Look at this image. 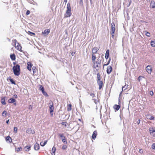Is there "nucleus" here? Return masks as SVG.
Listing matches in <instances>:
<instances>
[{"instance_id":"32","label":"nucleus","mask_w":155,"mask_h":155,"mask_svg":"<svg viewBox=\"0 0 155 155\" xmlns=\"http://www.w3.org/2000/svg\"><path fill=\"white\" fill-rule=\"evenodd\" d=\"M145 34L147 37H150V33L146 31L145 32Z\"/></svg>"},{"instance_id":"44","label":"nucleus","mask_w":155,"mask_h":155,"mask_svg":"<svg viewBox=\"0 0 155 155\" xmlns=\"http://www.w3.org/2000/svg\"><path fill=\"white\" fill-rule=\"evenodd\" d=\"M40 145L42 147H43L45 145V144L44 143L42 142H41Z\"/></svg>"},{"instance_id":"37","label":"nucleus","mask_w":155,"mask_h":155,"mask_svg":"<svg viewBox=\"0 0 155 155\" xmlns=\"http://www.w3.org/2000/svg\"><path fill=\"white\" fill-rule=\"evenodd\" d=\"M49 106H53V104L52 101H50L49 102Z\"/></svg>"},{"instance_id":"18","label":"nucleus","mask_w":155,"mask_h":155,"mask_svg":"<svg viewBox=\"0 0 155 155\" xmlns=\"http://www.w3.org/2000/svg\"><path fill=\"white\" fill-rule=\"evenodd\" d=\"M15 47L19 51H20V50H21V46L19 44V43H17V45H15Z\"/></svg>"},{"instance_id":"7","label":"nucleus","mask_w":155,"mask_h":155,"mask_svg":"<svg viewBox=\"0 0 155 155\" xmlns=\"http://www.w3.org/2000/svg\"><path fill=\"white\" fill-rule=\"evenodd\" d=\"M115 30V25L114 23L113 22L111 24V32H114Z\"/></svg>"},{"instance_id":"46","label":"nucleus","mask_w":155,"mask_h":155,"mask_svg":"<svg viewBox=\"0 0 155 155\" xmlns=\"http://www.w3.org/2000/svg\"><path fill=\"white\" fill-rule=\"evenodd\" d=\"M149 118L150 120H153L154 118V117L153 116H151Z\"/></svg>"},{"instance_id":"54","label":"nucleus","mask_w":155,"mask_h":155,"mask_svg":"<svg viewBox=\"0 0 155 155\" xmlns=\"http://www.w3.org/2000/svg\"><path fill=\"white\" fill-rule=\"evenodd\" d=\"M126 85L124 86V87H122V91L123 90V89H124V88H125V89H124V90H125L126 89V88H127V87H126Z\"/></svg>"},{"instance_id":"24","label":"nucleus","mask_w":155,"mask_h":155,"mask_svg":"<svg viewBox=\"0 0 155 155\" xmlns=\"http://www.w3.org/2000/svg\"><path fill=\"white\" fill-rule=\"evenodd\" d=\"M114 108L116 110H118L120 108V107L119 105H115L114 106Z\"/></svg>"},{"instance_id":"28","label":"nucleus","mask_w":155,"mask_h":155,"mask_svg":"<svg viewBox=\"0 0 155 155\" xmlns=\"http://www.w3.org/2000/svg\"><path fill=\"white\" fill-rule=\"evenodd\" d=\"M22 150V148L21 147H19L16 148V150L17 152H18L20 151H21Z\"/></svg>"},{"instance_id":"55","label":"nucleus","mask_w":155,"mask_h":155,"mask_svg":"<svg viewBox=\"0 0 155 155\" xmlns=\"http://www.w3.org/2000/svg\"><path fill=\"white\" fill-rule=\"evenodd\" d=\"M29 109H32V106L31 105H30L28 108Z\"/></svg>"},{"instance_id":"41","label":"nucleus","mask_w":155,"mask_h":155,"mask_svg":"<svg viewBox=\"0 0 155 155\" xmlns=\"http://www.w3.org/2000/svg\"><path fill=\"white\" fill-rule=\"evenodd\" d=\"M110 59H109V61H108V62L106 64H104V66H107V65H108L110 63Z\"/></svg>"},{"instance_id":"34","label":"nucleus","mask_w":155,"mask_h":155,"mask_svg":"<svg viewBox=\"0 0 155 155\" xmlns=\"http://www.w3.org/2000/svg\"><path fill=\"white\" fill-rule=\"evenodd\" d=\"M151 147L153 149L155 150V143H153L152 144Z\"/></svg>"},{"instance_id":"17","label":"nucleus","mask_w":155,"mask_h":155,"mask_svg":"<svg viewBox=\"0 0 155 155\" xmlns=\"http://www.w3.org/2000/svg\"><path fill=\"white\" fill-rule=\"evenodd\" d=\"M99 49L97 47H94L92 49V54L96 53L97 51Z\"/></svg>"},{"instance_id":"58","label":"nucleus","mask_w":155,"mask_h":155,"mask_svg":"<svg viewBox=\"0 0 155 155\" xmlns=\"http://www.w3.org/2000/svg\"><path fill=\"white\" fill-rule=\"evenodd\" d=\"M140 153H143V150L142 149H140Z\"/></svg>"},{"instance_id":"49","label":"nucleus","mask_w":155,"mask_h":155,"mask_svg":"<svg viewBox=\"0 0 155 155\" xmlns=\"http://www.w3.org/2000/svg\"><path fill=\"white\" fill-rule=\"evenodd\" d=\"M150 95L152 96L153 94V92L152 91H150Z\"/></svg>"},{"instance_id":"6","label":"nucleus","mask_w":155,"mask_h":155,"mask_svg":"<svg viewBox=\"0 0 155 155\" xmlns=\"http://www.w3.org/2000/svg\"><path fill=\"white\" fill-rule=\"evenodd\" d=\"M34 148L35 150H38L40 148V146L39 144L37 143H36L34 145Z\"/></svg>"},{"instance_id":"2","label":"nucleus","mask_w":155,"mask_h":155,"mask_svg":"<svg viewBox=\"0 0 155 155\" xmlns=\"http://www.w3.org/2000/svg\"><path fill=\"white\" fill-rule=\"evenodd\" d=\"M101 60L100 59H98L97 61L94 62V67L97 68L96 70H99L101 67Z\"/></svg>"},{"instance_id":"5","label":"nucleus","mask_w":155,"mask_h":155,"mask_svg":"<svg viewBox=\"0 0 155 155\" xmlns=\"http://www.w3.org/2000/svg\"><path fill=\"white\" fill-rule=\"evenodd\" d=\"M149 131L151 135L155 137V130H153V128H150Z\"/></svg>"},{"instance_id":"22","label":"nucleus","mask_w":155,"mask_h":155,"mask_svg":"<svg viewBox=\"0 0 155 155\" xmlns=\"http://www.w3.org/2000/svg\"><path fill=\"white\" fill-rule=\"evenodd\" d=\"M56 151V148L54 147H53L52 149V155H55V153Z\"/></svg>"},{"instance_id":"36","label":"nucleus","mask_w":155,"mask_h":155,"mask_svg":"<svg viewBox=\"0 0 155 155\" xmlns=\"http://www.w3.org/2000/svg\"><path fill=\"white\" fill-rule=\"evenodd\" d=\"M90 94V96H92L93 98H94V97H95V94L93 93H91Z\"/></svg>"},{"instance_id":"26","label":"nucleus","mask_w":155,"mask_h":155,"mask_svg":"<svg viewBox=\"0 0 155 155\" xmlns=\"http://www.w3.org/2000/svg\"><path fill=\"white\" fill-rule=\"evenodd\" d=\"M29 3L34 5H38V4L37 3L35 2L33 0H31L29 2Z\"/></svg>"},{"instance_id":"35","label":"nucleus","mask_w":155,"mask_h":155,"mask_svg":"<svg viewBox=\"0 0 155 155\" xmlns=\"http://www.w3.org/2000/svg\"><path fill=\"white\" fill-rule=\"evenodd\" d=\"M18 129L16 127H14V131L15 133H17V132Z\"/></svg>"},{"instance_id":"21","label":"nucleus","mask_w":155,"mask_h":155,"mask_svg":"<svg viewBox=\"0 0 155 155\" xmlns=\"http://www.w3.org/2000/svg\"><path fill=\"white\" fill-rule=\"evenodd\" d=\"M15 101V100L12 98H10L8 100V102L10 103H13Z\"/></svg>"},{"instance_id":"33","label":"nucleus","mask_w":155,"mask_h":155,"mask_svg":"<svg viewBox=\"0 0 155 155\" xmlns=\"http://www.w3.org/2000/svg\"><path fill=\"white\" fill-rule=\"evenodd\" d=\"M67 148V146L66 145H64L62 147V149L63 150H65Z\"/></svg>"},{"instance_id":"10","label":"nucleus","mask_w":155,"mask_h":155,"mask_svg":"<svg viewBox=\"0 0 155 155\" xmlns=\"http://www.w3.org/2000/svg\"><path fill=\"white\" fill-rule=\"evenodd\" d=\"M32 67L31 63L30 62L27 63V68L29 71H31V68Z\"/></svg>"},{"instance_id":"8","label":"nucleus","mask_w":155,"mask_h":155,"mask_svg":"<svg viewBox=\"0 0 155 155\" xmlns=\"http://www.w3.org/2000/svg\"><path fill=\"white\" fill-rule=\"evenodd\" d=\"M146 70L148 73L150 74L152 71V69L150 65H148L146 68Z\"/></svg>"},{"instance_id":"42","label":"nucleus","mask_w":155,"mask_h":155,"mask_svg":"<svg viewBox=\"0 0 155 155\" xmlns=\"http://www.w3.org/2000/svg\"><path fill=\"white\" fill-rule=\"evenodd\" d=\"M110 59H109V61H108V62L106 64H104V66H107V65H108L110 63Z\"/></svg>"},{"instance_id":"11","label":"nucleus","mask_w":155,"mask_h":155,"mask_svg":"<svg viewBox=\"0 0 155 155\" xmlns=\"http://www.w3.org/2000/svg\"><path fill=\"white\" fill-rule=\"evenodd\" d=\"M112 67L110 66H108L107 68V73L109 74L112 71Z\"/></svg>"},{"instance_id":"62","label":"nucleus","mask_w":155,"mask_h":155,"mask_svg":"<svg viewBox=\"0 0 155 155\" xmlns=\"http://www.w3.org/2000/svg\"><path fill=\"white\" fill-rule=\"evenodd\" d=\"M16 64V62H13V64L14 65H15Z\"/></svg>"},{"instance_id":"19","label":"nucleus","mask_w":155,"mask_h":155,"mask_svg":"<svg viewBox=\"0 0 155 155\" xmlns=\"http://www.w3.org/2000/svg\"><path fill=\"white\" fill-rule=\"evenodd\" d=\"M5 97H2L1 99V102L3 105L6 104V102H5Z\"/></svg>"},{"instance_id":"57","label":"nucleus","mask_w":155,"mask_h":155,"mask_svg":"<svg viewBox=\"0 0 155 155\" xmlns=\"http://www.w3.org/2000/svg\"><path fill=\"white\" fill-rule=\"evenodd\" d=\"M140 119H138L137 121V123L138 124H139L140 122Z\"/></svg>"},{"instance_id":"31","label":"nucleus","mask_w":155,"mask_h":155,"mask_svg":"<svg viewBox=\"0 0 155 155\" xmlns=\"http://www.w3.org/2000/svg\"><path fill=\"white\" fill-rule=\"evenodd\" d=\"M6 139L7 141H8L9 142L10 141V140H12L11 138L9 136L7 137Z\"/></svg>"},{"instance_id":"16","label":"nucleus","mask_w":155,"mask_h":155,"mask_svg":"<svg viewBox=\"0 0 155 155\" xmlns=\"http://www.w3.org/2000/svg\"><path fill=\"white\" fill-rule=\"evenodd\" d=\"M150 6L153 8H155V2L154 1H152L150 3Z\"/></svg>"},{"instance_id":"61","label":"nucleus","mask_w":155,"mask_h":155,"mask_svg":"<svg viewBox=\"0 0 155 155\" xmlns=\"http://www.w3.org/2000/svg\"><path fill=\"white\" fill-rule=\"evenodd\" d=\"M31 33L33 35H35V34L34 33L31 32Z\"/></svg>"},{"instance_id":"9","label":"nucleus","mask_w":155,"mask_h":155,"mask_svg":"<svg viewBox=\"0 0 155 155\" xmlns=\"http://www.w3.org/2000/svg\"><path fill=\"white\" fill-rule=\"evenodd\" d=\"M97 83L99 86V89L100 90L102 87L103 81H97Z\"/></svg>"},{"instance_id":"48","label":"nucleus","mask_w":155,"mask_h":155,"mask_svg":"<svg viewBox=\"0 0 155 155\" xmlns=\"http://www.w3.org/2000/svg\"><path fill=\"white\" fill-rule=\"evenodd\" d=\"M42 93H43V95H44L45 96H46V95L47 96L48 95V94H47V93L45 91H44Z\"/></svg>"},{"instance_id":"30","label":"nucleus","mask_w":155,"mask_h":155,"mask_svg":"<svg viewBox=\"0 0 155 155\" xmlns=\"http://www.w3.org/2000/svg\"><path fill=\"white\" fill-rule=\"evenodd\" d=\"M31 147L30 146H26L25 147V148H27L25 150L26 151H28L29 150V149H30Z\"/></svg>"},{"instance_id":"3","label":"nucleus","mask_w":155,"mask_h":155,"mask_svg":"<svg viewBox=\"0 0 155 155\" xmlns=\"http://www.w3.org/2000/svg\"><path fill=\"white\" fill-rule=\"evenodd\" d=\"M71 7L70 4L68 3L67 5V10L66 11L65 16L68 17L70 16L71 15Z\"/></svg>"},{"instance_id":"50","label":"nucleus","mask_w":155,"mask_h":155,"mask_svg":"<svg viewBox=\"0 0 155 155\" xmlns=\"http://www.w3.org/2000/svg\"><path fill=\"white\" fill-rule=\"evenodd\" d=\"M112 38H114V32H111V33Z\"/></svg>"},{"instance_id":"63","label":"nucleus","mask_w":155,"mask_h":155,"mask_svg":"<svg viewBox=\"0 0 155 155\" xmlns=\"http://www.w3.org/2000/svg\"><path fill=\"white\" fill-rule=\"evenodd\" d=\"M31 133L32 134H34L35 133L34 131V130L32 131Z\"/></svg>"},{"instance_id":"1","label":"nucleus","mask_w":155,"mask_h":155,"mask_svg":"<svg viewBox=\"0 0 155 155\" xmlns=\"http://www.w3.org/2000/svg\"><path fill=\"white\" fill-rule=\"evenodd\" d=\"M12 70L15 75L18 76L20 75V66L19 64L14 65L12 68Z\"/></svg>"},{"instance_id":"23","label":"nucleus","mask_w":155,"mask_h":155,"mask_svg":"<svg viewBox=\"0 0 155 155\" xmlns=\"http://www.w3.org/2000/svg\"><path fill=\"white\" fill-rule=\"evenodd\" d=\"M151 46L152 47H155V39H154L151 41Z\"/></svg>"},{"instance_id":"12","label":"nucleus","mask_w":155,"mask_h":155,"mask_svg":"<svg viewBox=\"0 0 155 155\" xmlns=\"http://www.w3.org/2000/svg\"><path fill=\"white\" fill-rule=\"evenodd\" d=\"M49 110H50V112L51 114L52 115H53V112L54 111V107L53 106H53H49Z\"/></svg>"},{"instance_id":"4","label":"nucleus","mask_w":155,"mask_h":155,"mask_svg":"<svg viewBox=\"0 0 155 155\" xmlns=\"http://www.w3.org/2000/svg\"><path fill=\"white\" fill-rule=\"evenodd\" d=\"M58 135L59 136V137L61 138V139L63 142L65 144H67V140L66 139L65 137L64 136V134L63 133H58Z\"/></svg>"},{"instance_id":"20","label":"nucleus","mask_w":155,"mask_h":155,"mask_svg":"<svg viewBox=\"0 0 155 155\" xmlns=\"http://www.w3.org/2000/svg\"><path fill=\"white\" fill-rule=\"evenodd\" d=\"M11 59L12 61H14L15 59V54H13L10 55Z\"/></svg>"},{"instance_id":"13","label":"nucleus","mask_w":155,"mask_h":155,"mask_svg":"<svg viewBox=\"0 0 155 155\" xmlns=\"http://www.w3.org/2000/svg\"><path fill=\"white\" fill-rule=\"evenodd\" d=\"M97 134V132L96 130L94 131L92 134V138L94 139H95L96 137Z\"/></svg>"},{"instance_id":"38","label":"nucleus","mask_w":155,"mask_h":155,"mask_svg":"<svg viewBox=\"0 0 155 155\" xmlns=\"http://www.w3.org/2000/svg\"><path fill=\"white\" fill-rule=\"evenodd\" d=\"M40 88L41 89L40 90L42 91V92H43L45 91H44V87H40Z\"/></svg>"},{"instance_id":"60","label":"nucleus","mask_w":155,"mask_h":155,"mask_svg":"<svg viewBox=\"0 0 155 155\" xmlns=\"http://www.w3.org/2000/svg\"><path fill=\"white\" fill-rule=\"evenodd\" d=\"M47 142V141L46 140V141H45V142H44V143L45 144V145L46 144Z\"/></svg>"},{"instance_id":"45","label":"nucleus","mask_w":155,"mask_h":155,"mask_svg":"<svg viewBox=\"0 0 155 155\" xmlns=\"http://www.w3.org/2000/svg\"><path fill=\"white\" fill-rule=\"evenodd\" d=\"M66 123V122H62V123H61V124L63 125H64V126L65 127H66L67 126V125L66 124H65Z\"/></svg>"},{"instance_id":"14","label":"nucleus","mask_w":155,"mask_h":155,"mask_svg":"<svg viewBox=\"0 0 155 155\" xmlns=\"http://www.w3.org/2000/svg\"><path fill=\"white\" fill-rule=\"evenodd\" d=\"M50 32L49 29H45L44 31L42 32V34L45 35H47Z\"/></svg>"},{"instance_id":"51","label":"nucleus","mask_w":155,"mask_h":155,"mask_svg":"<svg viewBox=\"0 0 155 155\" xmlns=\"http://www.w3.org/2000/svg\"><path fill=\"white\" fill-rule=\"evenodd\" d=\"M30 13V11L29 10H28L26 12V14L27 15H29Z\"/></svg>"},{"instance_id":"53","label":"nucleus","mask_w":155,"mask_h":155,"mask_svg":"<svg viewBox=\"0 0 155 155\" xmlns=\"http://www.w3.org/2000/svg\"><path fill=\"white\" fill-rule=\"evenodd\" d=\"M14 41H15V45H17V43H18L16 39H15L14 40Z\"/></svg>"},{"instance_id":"15","label":"nucleus","mask_w":155,"mask_h":155,"mask_svg":"<svg viewBox=\"0 0 155 155\" xmlns=\"http://www.w3.org/2000/svg\"><path fill=\"white\" fill-rule=\"evenodd\" d=\"M109 56V50H107L105 53V57L106 59H107Z\"/></svg>"},{"instance_id":"40","label":"nucleus","mask_w":155,"mask_h":155,"mask_svg":"<svg viewBox=\"0 0 155 155\" xmlns=\"http://www.w3.org/2000/svg\"><path fill=\"white\" fill-rule=\"evenodd\" d=\"M4 114H5V115L7 114V112L5 110L2 113V115L3 116H4Z\"/></svg>"},{"instance_id":"39","label":"nucleus","mask_w":155,"mask_h":155,"mask_svg":"<svg viewBox=\"0 0 155 155\" xmlns=\"http://www.w3.org/2000/svg\"><path fill=\"white\" fill-rule=\"evenodd\" d=\"M70 107L68 108V111H70L71 110V104H69Z\"/></svg>"},{"instance_id":"29","label":"nucleus","mask_w":155,"mask_h":155,"mask_svg":"<svg viewBox=\"0 0 155 155\" xmlns=\"http://www.w3.org/2000/svg\"><path fill=\"white\" fill-rule=\"evenodd\" d=\"M97 81H101V78H100V75H99V74L98 73H97Z\"/></svg>"},{"instance_id":"59","label":"nucleus","mask_w":155,"mask_h":155,"mask_svg":"<svg viewBox=\"0 0 155 155\" xmlns=\"http://www.w3.org/2000/svg\"><path fill=\"white\" fill-rule=\"evenodd\" d=\"M9 119L8 120H6V123L7 124H8V122H9Z\"/></svg>"},{"instance_id":"25","label":"nucleus","mask_w":155,"mask_h":155,"mask_svg":"<svg viewBox=\"0 0 155 155\" xmlns=\"http://www.w3.org/2000/svg\"><path fill=\"white\" fill-rule=\"evenodd\" d=\"M9 81L12 84H14L15 85L16 84V83L15 81L13 80V79L10 78V79H9Z\"/></svg>"},{"instance_id":"43","label":"nucleus","mask_w":155,"mask_h":155,"mask_svg":"<svg viewBox=\"0 0 155 155\" xmlns=\"http://www.w3.org/2000/svg\"><path fill=\"white\" fill-rule=\"evenodd\" d=\"M143 78V77L142 76H140L138 78V80L139 81H140V80L142 78Z\"/></svg>"},{"instance_id":"56","label":"nucleus","mask_w":155,"mask_h":155,"mask_svg":"<svg viewBox=\"0 0 155 155\" xmlns=\"http://www.w3.org/2000/svg\"><path fill=\"white\" fill-rule=\"evenodd\" d=\"M14 97L15 98H17L18 97V96L16 94H15L14 95Z\"/></svg>"},{"instance_id":"52","label":"nucleus","mask_w":155,"mask_h":155,"mask_svg":"<svg viewBox=\"0 0 155 155\" xmlns=\"http://www.w3.org/2000/svg\"><path fill=\"white\" fill-rule=\"evenodd\" d=\"M14 41H15V45H17V43H18L16 39H15L14 40Z\"/></svg>"},{"instance_id":"47","label":"nucleus","mask_w":155,"mask_h":155,"mask_svg":"<svg viewBox=\"0 0 155 155\" xmlns=\"http://www.w3.org/2000/svg\"><path fill=\"white\" fill-rule=\"evenodd\" d=\"M128 2H129V4L128 5V7L130 6V5L131 3V2H132L131 0H128Z\"/></svg>"},{"instance_id":"64","label":"nucleus","mask_w":155,"mask_h":155,"mask_svg":"<svg viewBox=\"0 0 155 155\" xmlns=\"http://www.w3.org/2000/svg\"><path fill=\"white\" fill-rule=\"evenodd\" d=\"M150 0H147V2H150Z\"/></svg>"},{"instance_id":"27","label":"nucleus","mask_w":155,"mask_h":155,"mask_svg":"<svg viewBox=\"0 0 155 155\" xmlns=\"http://www.w3.org/2000/svg\"><path fill=\"white\" fill-rule=\"evenodd\" d=\"M96 56L94 54H93L92 55V60L93 61H94L95 60Z\"/></svg>"}]
</instances>
